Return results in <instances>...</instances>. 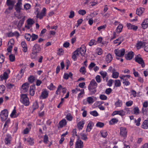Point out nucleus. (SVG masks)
<instances>
[{
  "instance_id": "nucleus-1",
  "label": "nucleus",
  "mask_w": 148,
  "mask_h": 148,
  "mask_svg": "<svg viewBox=\"0 0 148 148\" xmlns=\"http://www.w3.org/2000/svg\"><path fill=\"white\" fill-rule=\"evenodd\" d=\"M41 51V48L40 46L37 44H36L33 46L31 57L32 58H35L36 57V54Z\"/></svg>"
},
{
  "instance_id": "nucleus-2",
  "label": "nucleus",
  "mask_w": 148,
  "mask_h": 148,
  "mask_svg": "<svg viewBox=\"0 0 148 148\" xmlns=\"http://www.w3.org/2000/svg\"><path fill=\"white\" fill-rule=\"evenodd\" d=\"M20 101L26 106H28L29 104V99L26 94H22L21 95Z\"/></svg>"
},
{
  "instance_id": "nucleus-3",
  "label": "nucleus",
  "mask_w": 148,
  "mask_h": 148,
  "mask_svg": "<svg viewBox=\"0 0 148 148\" xmlns=\"http://www.w3.org/2000/svg\"><path fill=\"white\" fill-rule=\"evenodd\" d=\"M46 9L45 8H43L41 12L39 14V12L38 11V10H37L36 12H35V13L36 15V17L37 18H39L40 19L43 18L44 16H45L46 14Z\"/></svg>"
},
{
  "instance_id": "nucleus-4",
  "label": "nucleus",
  "mask_w": 148,
  "mask_h": 148,
  "mask_svg": "<svg viewBox=\"0 0 148 148\" xmlns=\"http://www.w3.org/2000/svg\"><path fill=\"white\" fill-rule=\"evenodd\" d=\"M125 49L123 48L120 49H116L114 50V52L117 56L122 57L124 56L125 53Z\"/></svg>"
},
{
  "instance_id": "nucleus-5",
  "label": "nucleus",
  "mask_w": 148,
  "mask_h": 148,
  "mask_svg": "<svg viewBox=\"0 0 148 148\" xmlns=\"http://www.w3.org/2000/svg\"><path fill=\"white\" fill-rule=\"evenodd\" d=\"M120 134L121 136L125 138L127 135V129L125 127H121L120 128Z\"/></svg>"
},
{
  "instance_id": "nucleus-6",
  "label": "nucleus",
  "mask_w": 148,
  "mask_h": 148,
  "mask_svg": "<svg viewBox=\"0 0 148 148\" xmlns=\"http://www.w3.org/2000/svg\"><path fill=\"white\" fill-rule=\"evenodd\" d=\"M8 112L7 110L4 109L2 111L0 114L1 118L2 121H4L6 120L8 117Z\"/></svg>"
},
{
  "instance_id": "nucleus-7",
  "label": "nucleus",
  "mask_w": 148,
  "mask_h": 148,
  "mask_svg": "<svg viewBox=\"0 0 148 148\" xmlns=\"http://www.w3.org/2000/svg\"><path fill=\"white\" fill-rule=\"evenodd\" d=\"M135 61L141 65L143 68L145 66V64L143 60L141 57L140 55V54L138 55L135 58Z\"/></svg>"
},
{
  "instance_id": "nucleus-8",
  "label": "nucleus",
  "mask_w": 148,
  "mask_h": 148,
  "mask_svg": "<svg viewBox=\"0 0 148 148\" xmlns=\"http://www.w3.org/2000/svg\"><path fill=\"white\" fill-rule=\"evenodd\" d=\"M10 72L9 69H8L6 71L4 72L3 74L0 75V77L2 80H6L9 77V74Z\"/></svg>"
},
{
  "instance_id": "nucleus-9",
  "label": "nucleus",
  "mask_w": 148,
  "mask_h": 148,
  "mask_svg": "<svg viewBox=\"0 0 148 148\" xmlns=\"http://www.w3.org/2000/svg\"><path fill=\"white\" fill-rule=\"evenodd\" d=\"M49 95L48 91L45 89L42 90L41 94L39 96V98L40 99H46Z\"/></svg>"
},
{
  "instance_id": "nucleus-10",
  "label": "nucleus",
  "mask_w": 148,
  "mask_h": 148,
  "mask_svg": "<svg viewBox=\"0 0 148 148\" xmlns=\"http://www.w3.org/2000/svg\"><path fill=\"white\" fill-rule=\"evenodd\" d=\"M21 0H18V2L15 5V9L18 12H20V10L21 9L22 3Z\"/></svg>"
},
{
  "instance_id": "nucleus-11",
  "label": "nucleus",
  "mask_w": 148,
  "mask_h": 148,
  "mask_svg": "<svg viewBox=\"0 0 148 148\" xmlns=\"http://www.w3.org/2000/svg\"><path fill=\"white\" fill-rule=\"evenodd\" d=\"M16 2V0H7L6 5L8 7L13 9Z\"/></svg>"
},
{
  "instance_id": "nucleus-12",
  "label": "nucleus",
  "mask_w": 148,
  "mask_h": 148,
  "mask_svg": "<svg viewBox=\"0 0 148 148\" xmlns=\"http://www.w3.org/2000/svg\"><path fill=\"white\" fill-rule=\"evenodd\" d=\"M125 112L123 110H115L112 113V115L114 116L115 115L118 114L121 116H123L125 115Z\"/></svg>"
},
{
  "instance_id": "nucleus-13",
  "label": "nucleus",
  "mask_w": 148,
  "mask_h": 148,
  "mask_svg": "<svg viewBox=\"0 0 148 148\" xmlns=\"http://www.w3.org/2000/svg\"><path fill=\"white\" fill-rule=\"evenodd\" d=\"M97 84L94 79H92L90 82L88 86V88H96Z\"/></svg>"
},
{
  "instance_id": "nucleus-14",
  "label": "nucleus",
  "mask_w": 148,
  "mask_h": 148,
  "mask_svg": "<svg viewBox=\"0 0 148 148\" xmlns=\"http://www.w3.org/2000/svg\"><path fill=\"white\" fill-rule=\"evenodd\" d=\"M12 137L11 136L8 134L6 135L5 139L4 142L6 145H9L11 144V142L12 140Z\"/></svg>"
},
{
  "instance_id": "nucleus-15",
  "label": "nucleus",
  "mask_w": 148,
  "mask_h": 148,
  "mask_svg": "<svg viewBox=\"0 0 148 148\" xmlns=\"http://www.w3.org/2000/svg\"><path fill=\"white\" fill-rule=\"evenodd\" d=\"M29 84L28 82H26L22 85V91L23 92H26L28 90Z\"/></svg>"
},
{
  "instance_id": "nucleus-16",
  "label": "nucleus",
  "mask_w": 148,
  "mask_h": 148,
  "mask_svg": "<svg viewBox=\"0 0 148 148\" xmlns=\"http://www.w3.org/2000/svg\"><path fill=\"white\" fill-rule=\"evenodd\" d=\"M126 26L128 29H133L135 31H136L138 28L137 26L132 25L130 23L127 24Z\"/></svg>"
},
{
  "instance_id": "nucleus-17",
  "label": "nucleus",
  "mask_w": 148,
  "mask_h": 148,
  "mask_svg": "<svg viewBox=\"0 0 148 148\" xmlns=\"http://www.w3.org/2000/svg\"><path fill=\"white\" fill-rule=\"evenodd\" d=\"M83 142L79 139L76 142L75 148H83Z\"/></svg>"
},
{
  "instance_id": "nucleus-18",
  "label": "nucleus",
  "mask_w": 148,
  "mask_h": 148,
  "mask_svg": "<svg viewBox=\"0 0 148 148\" xmlns=\"http://www.w3.org/2000/svg\"><path fill=\"white\" fill-rule=\"evenodd\" d=\"M79 49L78 48L72 54V58L74 61H75L77 58V57L79 55Z\"/></svg>"
},
{
  "instance_id": "nucleus-19",
  "label": "nucleus",
  "mask_w": 148,
  "mask_h": 148,
  "mask_svg": "<svg viewBox=\"0 0 148 148\" xmlns=\"http://www.w3.org/2000/svg\"><path fill=\"white\" fill-rule=\"evenodd\" d=\"M146 43L145 42L138 41L136 47L138 49H140L145 46Z\"/></svg>"
},
{
  "instance_id": "nucleus-20",
  "label": "nucleus",
  "mask_w": 148,
  "mask_h": 148,
  "mask_svg": "<svg viewBox=\"0 0 148 148\" xmlns=\"http://www.w3.org/2000/svg\"><path fill=\"white\" fill-rule=\"evenodd\" d=\"M142 28L145 29L148 27V18L145 19L141 24Z\"/></svg>"
},
{
  "instance_id": "nucleus-21",
  "label": "nucleus",
  "mask_w": 148,
  "mask_h": 148,
  "mask_svg": "<svg viewBox=\"0 0 148 148\" xmlns=\"http://www.w3.org/2000/svg\"><path fill=\"white\" fill-rule=\"evenodd\" d=\"M134 56V53L131 51L125 55V58L127 60H130L132 59Z\"/></svg>"
},
{
  "instance_id": "nucleus-22",
  "label": "nucleus",
  "mask_w": 148,
  "mask_h": 148,
  "mask_svg": "<svg viewBox=\"0 0 148 148\" xmlns=\"http://www.w3.org/2000/svg\"><path fill=\"white\" fill-rule=\"evenodd\" d=\"M35 89L36 87L35 85H32L30 87L29 92L30 95L32 96L34 95Z\"/></svg>"
},
{
  "instance_id": "nucleus-23",
  "label": "nucleus",
  "mask_w": 148,
  "mask_h": 148,
  "mask_svg": "<svg viewBox=\"0 0 148 148\" xmlns=\"http://www.w3.org/2000/svg\"><path fill=\"white\" fill-rule=\"evenodd\" d=\"M79 49V52L82 56H84L86 52L85 47L84 46H82Z\"/></svg>"
},
{
  "instance_id": "nucleus-24",
  "label": "nucleus",
  "mask_w": 148,
  "mask_h": 148,
  "mask_svg": "<svg viewBox=\"0 0 148 148\" xmlns=\"http://www.w3.org/2000/svg\"><path fill=\"white\" fill-rule=\"evenodd\" d=\"M123 40L124 39L123 37L121 36L114 40L113 42L114 44L118 43V45H119L123 41Z\"/></svg>"
},
{
  "instance_id": "nucleus-25",
  "label": "nucleus",
  "mask_w": 148,
  "mask_h": 148,
  "mask_svg": "<svg viewBox=\"0 0 148 148\" xmlns=\"http://www.w3.org/2000/svg\"><path fill=\"white\" fill-rule=\"evenodd\" d=\"M21 45L23 48V51L25 53L27 51V48L26 42L24 41H22L21 42Z\"/></svg>"
},
{
  "instance_id": "nucleus-26",
  "label": "nucleus",
  "mask_w": 148,
  "mask_h": 148,
  "mask_svg": "<svg viewBox=\"0 0 148 148\" xmlns=\"http://www.w3.org/2000/svg\"><path fill=\"white\" fill-rule=\"evenodd\" d=\"M77 126L79 130H82L84 127V120H82L77 123Z\"/></svg>"
},
{
  "instance_id": "nucleus-27",
  "label": "nucleus",
  "mask_w": 148,
  "mask_h": 148,
  "mask_svg": "<svg viewBox=\"0 0 148 148\" xmlns=\"http://www.w3.org/2000/svg\"><path fill=\"white\" fill-rule=\"evenodd\" d=\"M94 126V124L92 122H90L88 125L86 131L87 132H90L92 129V127Z\"/></svg>"
},
{
  "instance_id": "nucleus-28",
  "label": "nucleus",
  "mask_w": 148,
  "mask_h": 148,
  "mask_svg": "<svg viewBox=\"0 0 148 148\" xmlns=\"http://www.w3.org/2000/svg\"><path fill=\"white\" fill-rule=\"evenodd\" d=\"M112 58L111 55L110 53L108 54L107 55L106 57V61L108 63L110 62L112 60Z\"/></svg>"
},
{
  "instance_id": "nucleus-29",
  "label": "nucleus",
  "mask_w": 148,
  "mask_h": 148,
  "mask_svg": "<svg viewBox=\"0 0 148 148\" xmlns=\"http://www.w3.org/2000/svg\"><path fill=\"white\" fill-rule=\"evenodd\" d=\"M123 104V102L122 101L118 99L115 103L114 105L116 108L120 107L122 106Z\"/></svg>"
},
{
  "instance_id": "nucleus-30",
  "label": "nucleus",
  "mask_w": 148,
  "mask_h": 148,
  "mask_svg": "<svg viewBox=\"0 0 148 148\" xmlns=\"http://www.w3.org/2000/svg\"><path fill=\"white\" fill-rule=\"evenodd\" d=\"M141 127L144 129H147L148 127V120H145L143 123Z\"/></svg>"
},
{
  "instance_id": "nucleus-31",
  "label": "nucleus",
  "mask_w": 148,
  "mask_h": 148,
  "mask_svg": "<svg viewBox=\"0 0 148 148\" xmlns=\"http://www.w3.org/2000/svg\"><path fill=\"white\" fill-rule=\"evenodd\" d=\"M66 123L67 122L66 119H63L60 122L59 124L60 127H62L66 125Z\"/></svg>"
},
{
  "instance_id": "nucleus-32",
  "label": "nucleus",
  "mask_w": 148,
  "mask_h": 148,
  "mask_svg": "<svg viewBox=\"0 0 148 148\" xmlns=\"http://www.w3.org/2000/svg\"><path fill=\"white\" fill-rule=\"evenodd\" d=\"M112 77L115 79L117 78L119 76V73L118 72H116L115 69L113 70V72H112Z\"/></svg>"
},
{
  "instance_id": "nucleus-33",
  "label": "nucleus",
  "mask_w": 148,
  "mask_h": 148,
  "mask_svg": "<svg viewBox=\"0 0 148 148\" xmlns=\"http://www.w3.org/2000/svg\"><path fill=\"white\" fill-rule=\"evenodd\" d=\"M123 27V26L122 24H119L118 26L117 27L116 31V32L119 33L121 32L122 29Z\"/></svg>"
},
{
  "instance_id": "nucleus-34",
  "label": "nucleus",
  "mask_w": 148,
  "mask_h": 148,
  "mask_svg": "<svg viewBox=\"0 0 148 148\" xmlns=\"http://www.w3.org/2000/svg\"><path fill=\"white\" fill-rule=\"evenodd\" d=\"M144 9V8H141L137 9L136 11V14L140 16L143 13Z\"/></svg>"
},
{
  "instance_id": "nucleus-35",
  "label": "nucleus",
  "mask_w": 148,
  "mask_h": 148,
  "mask_svg": "<svg viewBox=\"0 0 148 148\" xmlns=\"http://www.w3.org/2000/svg\"><path fill=\"white\" fill-rule=\"evenodd\" d=\"M27 24L32 26V25L35 23L33 20L31 18H29L26 21Z\"/></svg>"
},
{
  "instance_id": "nucleus-36",
  "label": "nucleus",
  "mask_w": 148,
  "mask_h": 148,
  "mask_svg": "<svg viewBox=\"0 0 148 148\" xmlns=\"http://www.w3.org/2000/svg\"><path fill=\"white\" fill-rule=\"evenodd\" d=\"M25 20V16H24L23 17L22 19L21 20H20L19 21L18 24L17 25V27L18 28H21L22 26V25L23 24L24 21Z\"/></svg>"
},
{
  "instance_id": "nucleus-37",
  "label": "nucleus",
  "mask_w": 148,
  "mask_h": 148,
  "mask_svg": "<svg viewBox=\"0 0 148 148\" xmlns=\"http://www.w3.org/2000/svg\"><path fill=\"white\" fill-rule=\"evenodd\" d=\"M133 113L136 115H137L139 114L140 110L138 108V107H134L133 109Z\"/></svg>"
},
{
  "instance_id": "nucleus-38",
  "label": "nucleus",
  "mask_w": 148,
  "mask_h": 148,
  "mask_svg": "<svg viewBox=\"0 0 148 148\" xmlns=\"http://www.w3.org/2000/svg\"><path fill=\"white\" fill-rule=\"evenodd\" d=\"M88 103L89 104H92L94 102V99L92 97H88L86 99Z\"/></svg>"
},
{
  "instance_id": "nucleus-39",
  "label": "nucleus",
  "mask_w": 148,
  "mask_h": 148,
  "mask_svg": "<svg viewBox=\"0 0 148 148\" xmlns=\"http://www.w3.org/2000/svg\"><path fill=\"white\" fill-rule=\"evenodd\" d=\"M73 116L71 115V113H69L66 115V119L69 121H71L73 119Z\"/></svg>"
},
{
  "instance_id": "nucleus-40",
  "label": "nucleus",
  "mask_w": 148,
  "mask_h": 148,
  "mask_svg": "<svg viewBox=\"0 0 148 148\" xmlns=\"http://www.w3.org/2000/svg\"><path fill=\"white\" fill-rule=\"evenodd\" d=\"M100 74L101 75L104 80H105V78L106 79V76L107 75V73L106 71H102L100 72Z\"/></svg>"
},
{
  "instance_id": "nucleus-41",
  "label": "nucleus",
  "mask_w": 148,
  "mask_h": 148,
  "mask_svg": "<svg viewBox=\"0 0 148 148\" xmlns=\"http://www.w3.org/2000/svg\"><path fill=\"white\" fill-rule=\"evenodd\" d=\"M39 107L38 103L37 102L34 103H33L32 106L33 110L32 112H34L35 110L38 108Z\"/></svg>"
},
{
  "instance_id": "nucleus-42",
  "label": "nucleus",
  "mask_w": 148,
  "mask_h": 148,
  "mask_svg": "<svg viewBox=\"0 0 148 148\" xmlns=\"http://www.w3.org/2000/svg\"><path fill=\"white\" fill-rule=\"evenodd\" d=\"M114 84L116 87H119L121 85V83L120 80L119 79L115 80L114 81Z\"/></svg>"
},
{
  "instance_id": "nucleus-43",
  "label": "nucleus",
  "mask_w": 148,
  "mask_h": 148,
  "mask_svg": "<svg viewBox=\"0 0 148 148\" xmlns=\"http://www.w3.org/2000/svg\"><path fill=\"white\" fill-rule=\"evenodd\" d=\"M90 95H92L95 94L97 92L96 88H88Z\"/></svg>"
},
{
  "instance_id": "nucleus-44",
  "label": "nucleus",
  "mask_w": 148,
  "mask_h": 148,
  "mask_svg": "<svg viewBox=\"0 0 148 148\" xmlns=\"http://www.w3.org/2000/svg\"><path fill=\"white\" fill-rule=\"evenodd\" d=\"M35 77L33 75L30 76L28 78L29 81L31 83H32L34 82L35 80Z\"/></svg>"
},
{
  "instance_id": "nucleus-45",
  "label": "nucleus",
  "mask_w": 148,
  "mask_h": 148,
  "mask_svg": "<svg viewBox=\"0 0 148 148\" xmlns=\"http://www.w3.org/2000/svg\"><path fill=\"white\" fill-rule=\"evenodd\" d=\"M5 86L8 89H11L13 88L14 86V84H11L10 83H6Z\"/></svg>"
},
{
  "instance_id": "nucleus-46",
  "label": "nucleus",
  "mask_w": 148,
  "mask_h": 148,
  "mask_svg": "<svg viewBox=\"0 0 148 148\" xmlns=\"http://www.w3.org/2000/svg\"><path fill=\"white\" fill-rule=\"evenodd\" d=\"M38 38V35L34 34H32L31 35V40L34 41L37 39Z\"/></svg>"
},
{
  "instance_id": "nucleus-47",
  "label": "nucleus",
  "mask_w": 148,
  "mask_h": 148,
  "mask_svg": "<svg viewBox=\"0 0 148 148\" xmlns=\"http://www.w3.org/2000/svg\"><path fill=\"white\" fill-rule=\"evenodd\" d=\"M62 88V86L61 85H59L57 89V90L56 91V94L57 95H59L60 94V90H61Z\"/></svg>"
},
{
  "instance_id": "nucleus-48",
  "label": "nucleus",
  "mask_w": 148,
  "mask_h": 148,
  "mask_svg": "<svg viewBox=\"0 0 148 148\" xmlns=\"http://www.w3.org/2000/svg\"><path fill=\"white\" fill-rule=\"evenodd\" d=\"M104 124L103 123L98 122L97 123L96 126L98 127L101 128L104 126Z\"/></svg>"
},
{
  "instance_id": "nucleus-49",
  "label": "nucleus",
  "mask_w": 148,
  "mask_h": 148,
  "mask_svg": "<svg viewBox=\"0 0 148 148\" xmlns=\"http://www.w3.org/2000/svg\"><path fill=\"white\" fill-rule=\"evenodd\" d=\"M27 141V143L31 145H33L34 143L33 139L31 138H28Z\"/></svg>"
},
{
  "instance_id": "nucleus-50",
  "label": "nucleus",
  "mask_w": 148,
  "mask_h": 148,
  "mask_svg": "<svg viewBox=\"0 0 148 148\" xmlns=\"http://www.w3.org/2000/svg\"><path fill=\"white\" fill-rule=\"evenodd\" d=\"M5 89V87L3 85H1L0 86V93H3Z\"/></svg>"
},
{
  "instance_id": "nucleus-51",
  "label": "nucleus",
  "mask_w": 148,
  "mask_h": 148,
  "mask_svg": "<svg viewBox=\"0 0 148 148\" xmlns=\"http://www.w3.org/2000/svg\"><path fill=\"white\" fill-rule=\"evenodd\" d=\"M141 120V119L140 118H138L137 120H136V119H134V122L136 125L138 126L140 125V122Z\"/></svg>"
},
{
  "instance_id": "nucleus-52",
  "label": "nucleus",
  "mask_w": 148,
  "mask_h": 148,
  "mask_svg": "<svg viewBox=\"0 0 148 148\" xmlns=\"http://www.w3.org/2000/svg\"><path fill=\"white\" fill-rule=\"evenodd\" d=\"M81 137L82 139L84 140H86L88 139L86 135L84 133H81Z\"/></svg>"
},
{
  "instance_id": "nucleus-53",
  "label": "nucleus",
  "mask_w": 148,
  "mask_h": 148,
  "mask_svg": "<svg viewBox=\"0 0 148 148\" xmlns=\"http://www.w3.org/2000/svg\"><path fill=\"white\" fill-rule=\"evenodd\" d=\"M79 71L80 73L83 74H85L86 72V69L84 67H81Z\"/></svg>"
},
{
  "instance_id": "nucleus-54",
  "label": "nucleus",
  "mask_w": 148,
  "mask_h": 148,
  "mask_svg": "<svg viewBox=\"0 0 148 148\" xmlns=\"http://www.w3.org/2000/svg\"><path fill=\"white\" fill-rule=\"evenodd\" d=\"M10 122L9 120H8L5 122V124L4 125V127L3 130H6L8 127V125L9 124Z\"/></svg>"
},
{
  "instance_id": "nucleus-55",
  "label": "nucleus",
  "mask_w": 148,
  "mask_h": 148,
  "mask_svg": "<svg viewBox=\"0 0 148 148\" xmlns=\"http://www.w3.org/2000/svg\"><path fill=\"white\" fill-rule=\"evenodd\" d=\"M101 134L102 137L105 138L107 135V133L106 131L103 130L101 132Z\"/></svg>"
},
{
  "instance_id": "nucleus-56",
  "label": "nucleus",
  "mask_w": 148,
  "mask_h": 148,
  "mask_svg": "<svg viewBox=\"0 0 148 148\" xmlns=\"http://www.w3.org/2000/svg\"><path fill=\"white\" fill-rule=\"evenodd\" d=\"M31 37V35L29 34H25V38L28 41H29Z\"/></svg>"
},
{
  "instance_id": "nucleus-57",
  "label": "nucleus",
  "mask_w": 148,
  "mask_h": 148,
  "mask_svg": "<svg viewBox=\"0 0 148 148\" xmlns=\"http://www.w3.org/2000/svg\"><path fill=\"white\" fill-rule=\"evenodd\" d=\"M90 114L93 115L94 116H98V114L96 110H94L93 111H91L90 112Z\"/></svg>"
},
{
  "instance_id": "nucleus-58",
  "label": "nucleus",
  "mask_w": 148,
  "mask_h": 148,
  "mask_svg": "<svg viewBox=\"0 0 148 148\" xmlns=\"http://www.w3.org/2000/svg\"><path fill=\"white\" fill-rule=\"evenodd\" d=\"M123 83L126 86H129L130 84V83L128 79H124V81H123Z\"/></svg>"
},
{
  "instance_id": "nucleus-59",
  "label": "nucleus",
  "mask_w": 148,
  "mask_h": 148,
  "mask_svg": "<svg viewBox=\"0 0 148 148\" xmlns=\"http://www.w3.org/2000/svg\"><path fill=\"white\" fill-rule=\"evenodd\" d=\"M13 9L10 8V7H8V8L6 9L5 11V13L6 14H10L11 10H12Z\"/></svg>"
},
{
  "instance_id": "nucleus-60",
  "label": "nucleus",
  "mask_w": 148,
  "mask_h": 148,
  "mask_svg": "<svg viewBox=\"0 0 148 148\" xmlns=\"http://www.w3.org/2000/svg\"><path fill=\"white\" fill-rule=\"evenodd\" d=\"M96 52L97 54L99 55H101L103 53L102 49L100 48L97 49L96 50Z\"/></svg>"
},
{
  "instance_id": "nucleus-61",
  "label": "nucleus",
  "mask_w": 148,
  "mask_h": 148,
  "mask_svg": "<svg viewBox=\"0 0 148 148\" xmlns=\"http://www.w3.org/2000/svg\"><path fill=\"white\" fill-rule=\"evenodd\" d=\"M80 92L78 94V99L82 97V95L84 93V89L80 90Z\"/></svg>"
},
{
  "instance_id": "nucleus-62",
  "label": "nucleus",
  "mask_w": 148,
  "mask_h": 148,
  "mask_svg": "<svg viewBox=\"0 0 148 148\" xmlns=\"http://www.w3.org/2000/svg\"><path fill=\"white\" fill-rule=\"evenodd\" d=\"M78 13L82 15L85 14L86 13V11L84 10H80L78 11Z\"/></svg>"
},
{
  "instance_id": "nucleus-63",
  "label": "nucleus",
  "mask_w": 148,
  "mask_h": 148,
  "mask_svg": "<svg viewBox=\"0 0 148 148\" xmlns=\"http://www.w3.org/2000/svg\"><path fill=\"white\" fill-rule=\"evenodd\" d=\"M100 99L103 100H105L107 99V97L104 95L101 94L99 96Z\"/></svg>"
},
{
  "instance_id": "nucleus-64",
  "label": "nucleus",
  "mask_w": 148,
  "mask_h": 148,
  "mask_svg": "<svg viewBox=\"0 0 148 148\" xmlns=\"http://www.w3.org/2000/svg\"><path fill=\"white\" fill-rule=\"evenodd\" d=\"M96 66V64L94 62H91L88 66V68L90 70Z\"/></svg>"
}]
</instances>
